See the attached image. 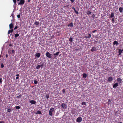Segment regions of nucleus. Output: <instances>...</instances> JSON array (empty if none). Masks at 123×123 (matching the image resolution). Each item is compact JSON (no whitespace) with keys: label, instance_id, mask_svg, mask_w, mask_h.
<instances>
[{"label":"nucleus","instance_id":"1","mask_svg":"<svg viewBox=\"0 0 123 123\" xmlns=\"http://www.w3.org/2000/svg\"><path fill=\"white\" fill-rule=\"evenodd\" d=\"M45 55L47 57L49 58H52L51 55L48 52H47L46 53Z\"/></svg>","mask_w":123,"mask_h":123},{"label":"nucleus","instance_id":"2","mask_svg":"<svg viewBox=\"0 0 123 123\" xmlns=\"http://www.w3.org/2000/svg\"><path fill=\"white\" fill-rule=\"evenodd\" d=\"M54 110V108H51L50 109L49 111V114L50 116H52V112Z\"/></svg>","mask_w":123,"mask_h":123},{"label":"nucleus","instance_id":"3","mask_svg":"<svg viewBox=\"0 0 123 123\" xmlns=\"http://www.w3.org/2000/svg\"><path fill=\"white\" fill-rule=\"evenodd\" d=\"M25 0H20L19 2L18 3V5H23L25 2Z\"/></svg>","mask_w":123,"mask_h":123},{"label":"nucleus","instance_id":"4","mask_svg":"<svg viewBox=\"0 0 123 123\" xmlns=\"http://www.w3.org/2000/svg\"><path fill=\"white\" fill-rule=\"evenodd\" d=\"M82 118L81 117H79L77 118L76 119V122L78 123L82 121Z\"/></svg>","mask_w":123,"mask_h":123},{"label":"nucleus","instance_id":"5","mask_svg":"<svg viewBox=\"0 0 123 123\" xmlns=\"http://www.w3.org/2000/svg\"><path fill=\"white\" fill-rule=\"evenodd\" d=\"M61 106L64 109H66L67 108V105L64 103H62L61 104Z\"/></svg>","mask_w":123,"mask_h":123},{"label":"nucleus","instance_id":"6","mask_svg":"<svg viewBox=\"0 0 123 123\" xmlns=\"http://www.w3.org/2000/svg\"><path fill=\"white\" fill-rule=\"evenodd\" d=\"M113 80V78L112 77H109L108 79V81L109 82H111Z\"/></svg>","mask_w":123,"mask_h":123},{"label":"nucleus","instance_id":"7","mask_svg":"<svg viewBox=\"0 0 123 123\" xmlns=\"http://www.w3.org/2000/svg\"><path fill=\"white\" fill-rule=\"evenodd\" d=\"M30 103L33 104H36V102L35 100H32L30 101Z\"/></svg>","mask_w":123,"mask_h":123},{"label":"nucleus","instance_id":"8","mask_svg":"<svg viewBox=\"0 0 123 123\" xmlns=\"http://www.w3.org/2000/svg\"><path fill=\"white\" fill-rule=\"evenodd\" d=\"M9 28L10 29H12L13 27V25L12 24V22L9 25Z\"/></svg>","mask_w":123,"mask_h":123},{"label":"nucleus","instance_id":"9","mask_svg":"<svg viewBox=\"0 0 123 123\" xmlns=\"http://www.w3.org/2000/svg\"><path fill=\"white\" fill-rule=\"evenodd\" d=\"M40 55H41L39 53H37L36 54V56L37 58L39 57Z\"/></svg>","mask_w":123,"mask_h":123},{"label":"nucleus","instance_id":"10","mask_svg":"<svg viewBox=\"0 0 123 123\" xmlns=\"http://www.w3.org/2000/svg\"><path fill=\"white\" fill-rule=\"evenodd\" d=\"M117 81L119 83L121 82L122 81V80L120 78H118L117 79Z\"/></svg>","mask_w":123,"mask_h":123},{"label":"nucleus","instance_id":"11","mask_svg":"<svg viewBox=\"0 0 123 123\" xmlns=\"http://www.w3.org/2000/svg\"><path fill=\"white\" fill-rule=\"evenodd\" d=\"M114 13L113 12H112L111 14V15H110V18H114Z\"/></svg>","mask_w":123,"mask_h":123},{"label":"nucleus","instance_id":"12","mask_svg":"<svg viewBox=\"0 0 123 123\" xmlns=\"http://www.w3.org/2000/svg\"><path fill=\"white\" fill-rule=\"evenodd\" d=\"M13 31V29H12L11 30H9L8 32V34H9L10 33L12 32Z\"/></svg>","mask_w":123,"mask_h":123},{"label":"nucleus","instance_id":"13","mask_svg":"<svg viewBox=\"0 0 123 123\" xmlns=\"http://www.w3.org/2000/svg\"><path fill=\"white\" fill-rule=\"evenodd\" d=\"M96 48L95 47H92L91 49V51L92 52H93L96 50Z\"/></svg>","mask_w":123,"mask_h":123},{"label":"nucleus","instance_id":"14","mask_svg":"<svg viewBox=\"0 0 123 123\" xmlns=\"http://www.w3.org/2000/svg\"><path fill=\"white\" fill-rule=\"evenodd\" d=\"M68 26L70 27H73V23L72 22L68 24Z\"/></svg>","mask_w":123,"mask_h":123},{"label":"nucleus","instance_id":"15","mask_svg":"<svg viewBox=\"0 0 123 123\" xmlns=\"http://www.w3.org/2000/svg\"><path fill=\"white\" fill-rule=\"evenodd\" d=\"M60 52H58L56 53L55 54H54V55L55 56H57L58 55H59V53H60Z\"/></svg>","mask_w":123,"mask_h":123},{"label":"nucleus","instance_id":"16","mask_svg":"<svg viewBox=\"0 0 123 123\" xmlns=\"http://www.w3.org/2000/svg\"><path fill=\"white\" fill-rule=\"evenodd\" d=\"M88 37L86 36V38H90L91 36V35L89 34H88Z\"/></svg>","mask_w":123,"mask_h":123},{"label":"nucleus","instance_id":"17","mask_svg":"<svg viewBox=\"0 0 123 123\" xmlns=\"http://www.w3.org/2000/svg\"><path fill=\"white\" fill-rule=\"evenodd\" d=\"M118 44V42L117 41H115L113 42V45H116V44L117 45Z\"/></svg>","mask_w":123,"mask_h":123},{"label":"nucleus","instance_id":"18","mask_svg":"<svg viewBox=\"0 0 123 123\" xmlns=\"http://www.w3.org/2000/svg\"><path fill=\"white\" fill-rule=\"evenodd\" d=\"M41 67V66L40 65H38L36 67V68L37 69H39L40 67Z\"/></svg>","mask_w":123,"mask_h":123},{"label":"nucleus","instance_id":"19","mask_svg":"<svg viewBox=\"0 0 123 123\" xmlns=\"http://www.w3.org/2000/svg\"><path fill=\"white\" fill-rule=\"evenodd\" d=\"M119 11L120 12H123V8H122L120 7L119 9Z\"/></svg>","mask_w":123,"mask_h":123},{"label":"nucleus","instance_id":"20","mask_svg":"<svg viewBox=\"0 0 123 123\" xmlns=\"http://www.w3.org/2000/svg\"><path fill=\"white\" fill-rule=\"evenodd\" d=\"M83 77L84 78H86L87 77V74L85 73H84L83 75Z\"/></svg>","mask_w":123,"mask_h":123},{"label":"nucleus","instance_id":"21","mask_svg":"<svg viewBox=\"0 0 123 123\" xmlns=\"http://www.w3.org/2000/svg\"><path fill=\"white\" fill-rule=\"evenodd\" d=\"M37 114H41L42 113L40 111H38L37 112Z\"/></svg>","mask_w":123,"mask_h":123},{"label":"nucleus","instance_id":"22","mask_svg":"<svg viewBox=\"0 0 123 123\" xmlns=\"http://www.w3.org/2000/svg\"><path fill=\"white\" fill-rule=\"evenodd\" d=\"M34 24L36 25H38L39 24V23L37 21H36L35 22Z\"/></svg>","mask_w":123,"mask_h":123},{"label":"nucleus","instance_id":"23","mask_svg":"<svg viewBox=\"0 0 123 123\" xmlns=\"http://www.w3.org/2000/svg\"><path fill=\"white\" fill-rule=\"evenodd\" d=\"M73 38L71 37L69 39V41L71 42H73Z\"/></svg>","mask_w":123,"mask_h":123},{"label":"nucleus","instance_id":"24","mask_svg":"<svg viewBox=\"0 0 123 123\" xmlns=\"http://www.w3.org/2000/svg\"><path fill=\"white\" fill-rule=\"evenodd\" d=\"M15 107L17 109H19L20 108V107L18 106H15Z\"/></svg>","mask_w":123,"mask_h":123},{"label":"nucleus","instance_id":"25","mask_svg":"<svg viewBox=\"0 0 123 123\" xmlns=\"http://www.w3.org/2000/svg\"><path fill=\"white\" fill-rule=\"evenodd\" d=\"M19 36V34L18 33L16 34L15 35V37L16 38L18 37Z\"/></svg>","mask_w":123,"mask_h":123},{"label":"nucleus","instance_id":"26","mask_svg":"<svg viewBox=\"0 0 123 123\" xmlns=\"http://www.w3.org/2000/svg\"><path fill=\"white\" fill-rule=\"evenodd\" d=\"M81 104L83 105H86V104L85 102H83L81 103Z\"/></svg>","mask_w":123,"mask_h":123},{"label":"nucleus","instance_id":"27","mask_svg":"<svg viewBox=\"0 0 123 123\" xmlns=\"http://www.w3.org/2000/svg\"><path fill=\"white\" fill-rule=\"evenodd\" d=\"M21 96H22L20 94L19 95L17 96V98H21Z\"/></svg>","mask_w":123,"mask_h":123},{"label":"nucleus","instance_id":"28","mask_svg":"<svg viewBox=\"0 0 123 123\" xmlns=\"http://www.w3.org/2000/svg\"><path fill=\"white\" fill-rule=\"evenodd\" d=\"M91 13L92 12L90 11H88L87 12V13L89 15L91 14Z\"/></svg>","mask_w":123,"mask_h":123},{"label":"nucleus","instance_id":"29","mask_svg":"<svg viewBox=\"0 0 123 123\" xmlns=\"http://www.w3.org/2000/svg\"><path fill=\"white\" fill-rule=\"evenodd\" d=\"M123 51V49H122V50L120 49H119V55H120L121 54V53L122 52V51Z\"/></svg>","mask_w":123,"mask_h":123},{"label":"nucleus","instance_id":"30","mask_svg":"<svg viewBox=\"0 0 123 123\" xmlns=\"http://www.w3.org/2000/svg\"><path fill=\"white\" fill-rule=\"evenodd\" d=\"M111 102V100H110V99H109L108 100V102H107L108 104L109 105H110V103Z\"/></svg>","mask_w":123,"mask_h":123},{"label":"nucleus","instance_id":"31","mask_svg":"<svg viewBox=\"0 0 123 123\" xmlns=\"http://www.w3.org/2000/svg\"><path fill=\"white\" fill-rule=\"evenodd\" d=\"M49 97V95L47 94L46 96V98L47 99H48Z\"/></svg>","mask_w":123,"mask_h":123},{"label":"nucleus","instance_id":"32","mask_svg":"<svg viewBox=\"0 0 123 123\" xmlns=\"http://www.w3.org/2000/svg\"><path fill=\"white\" fill-rule=\"evenodd\" d=\"M114 18H113L111 20V22L113 23H114Z\"/></svg>","mask_w":123,"mask_h":123},{"label":"nucleus","instance_id":"33","mask_svg":"<svg viewBox=\"0 0 123 123\" xmlns=\"http://www.w3.org/2000/svg\"><path fill=\"white\" fill-rule=\"evenodd\" d=\"M74 12H75L76 14H79V12L78 11H77L76 10H75L74 11Z\"/></svg>","mask_w":123,"mask_h":123},{"label":"nucleus","instance_id":"34","mask_svg":"<svg viewBox=\"0 0 123 123\" xmlns=\"http://www.w3.org/2000/svg\"><path fill=\"white\" fill-rule=\"evenodd\" d=\"M7 111L9 112H10L11 111V109H8Z\"/></svg>","mask_w":123,"mask_h":123},{"label":"nucleus","instance_id":"35","mask_svg":"<svg viewBox=\"0 0 123 123\" xmlns=\"http://www.w3.org/2000/svg\"><path fill=\"white\" fill-rule=\"evenodd\" d=\"M118 85H113V88H116L117 87Z\"/></svg>","mask_w":123,"mask_h":123},{"label":"nucleus","instance_id":"36","mask_svg":"<svg viewBox=\"0 0 123 123\" xmlns=\"http://www.w3.org/2000/svg\"><path fill=\"white\" fill-rule=\"evenodd\" d=\"M34 82L35 84H37V81L36 80H34Z\"/></svg>","mask_w":123,"mask_h":123},{"label":"nucleus","instance_id":"37","mask_svg":"<svg viewBox=\"0 0 123 123\" xmlns=\"http://www.w3.org/2000/svg\"><path fill=\"white\" fill-rule=\"evenodd\" d=\"M62 92L64 93H65V89H64L62 90Z\"/></svg>","mask_w":123,"mask_h":123},{"label":"nucleus","instance_id":"38","mask_svg":"<svg viewBox=\"0 0 123 123\" xmlns=\"http://www.w3.org/2000/svg\"><path fill=\"white\" fill-rule=\"evenodd\" d=\"M4 66L3 63H2L1 65V67L2 68L4 67Z\"/></svg>","mask_w":123,"mask_h":123},{"label":"nucleus","instance_id":"39","mask_svg":"<svg viewBox=\"0 0 123 123\" xmlns=\"http://www.w3.org/2000/svg\"><path fill=\"white\" fill-rule=\"evenodd\" d=\"M13 0V2L15 4L16 2V0Z\"/></svg>","mask_w":123,"mask_h":123},{"label":"nucleus","instance_id":"40","mask_svg":"<svg viewBox=\"0 0 123 123\" xmlns=\"http://www.w3.org/2000/svg\"><path fill=\"white\" fill-rule=\"evenodd\" d=\"M20 15L19 14L17 16V17L18 18H19L20 17Z\"/></svg>","mask_w":123,"mask_h":123},{"label":"nucleus","instance_id":"41","mask_svg":"<svg viewBox=\"0 0 123 123\" xmlns=\"http://www.w3.org/2000/svg\"><path fill=\"white\" fill-rule=\"evenodd\" d=\"M18 28V27L17 26H16L14 28V30H15L16 29H17Z\"/></svg>","mask_w":123,"mask_h":123},{"label":"nucleus","instance_id":"42","mask_svg":"<svg viewBox=\"0 0 123 123\" xmlns=\"http://www.w3.org/2000/svg\"><path fill=\"white\" fill-rule=\"evenodd\" d=\"M12 53H14L15 52V51L14 50H12Z\"/></svg>","mask_w":123,"mask_h":123},{"label":"nucleus","instance_id":"43","mask_svg":"<svg viewBox=\"0 0 123 123\" xmlns=\"http://www.w3.org/2000/svg\"><path fill=\"white\" fill-rule=\"evenodd\" d=\"M97 31V30H95L94 31H92V32L93 33H94L95 32Z\"/></svg>","mask_w":123,"mask_h":123},{"label":"nucleus","instance_id":"44","mask_svg":"<svg viewBox=\"0 0 123 123\" xmlns=\"http://www.w3.org/2000/svg\"><path fill=\"white\" fill-rule=\"evenodd\" d=\"M41 66V68H42L43 66V63L42 64Z\"/></svg>","mask_w":123,"mask_h":123},{"label":"nucleus","instance_id":"45","mask_svg":"<svg viewBox=\"0 0 123 123\" xmlns=\"http://www.w3.org/2000/svg\"><path fill=\"white\" fill-rule=\"evenodd\" d=\"M2 78L0 79V82L1 83L2 82Z\"/></svg>","mask_w":123,"mask_h":123},{"label":"nucleus","instance_id":"46","mask_svg":"<svg viewBox=\"0 0 123 123\" xmlns=\"http://www.w3.org/2000/svg\"><path fill=\"white\" fill-rule=\"evenodd\" d=\"M72 9H74V11L75 10V8L74 7H72Z\"/></svg>","mask_w":123,"mask_h":123},{"label":"nucleus","instance_id":"47","mask_svg":"<svg viewBox=\"0 0 123 123\" xmlns=\"http://www.w3.org/2000/svg\"><path fill=\"white\" fill-rule=\"evenodd\" d=\"M0 123H4V121H0Z\"/></svg>","mask_w":123,"mask_h":123},{"label":"nucleus","instance_id":"48","mask_svg":"<svg viewBox=\"0 0 123 123\" xmlns=\"http://www.w3.org/2000/svg\"><path fill=\"white\" fill-rule=\"evenodd\" d=\"M70 1H71V2L72 3H73L74 2V0H70Z\"/></svg>","mask_w":123,"mask_h":123},{"label":"nucleus","instance_id":"49","mask_svg":"<svg viewBox=\"0 0 123 123\" xmlns=\"http://www.w3.org/2000/svg\"><path fill=\"white\" fill-rule=\"evenodd\" d=\"M19 78V77H17L16 78V79H18Z\"/></svg>","mask_w":123,"mask_h":123},{"label":"nucleus","instance_id":"50","mask_svg":"<svg viewBox=\"0 0 123 123\" xmlns=\"http://www.w3.org/2000/svg\"><path fill=\"white\" fill-rule=\"evenodd\" d=\"M19 75V74H17L16 75V76H17V77H18Z\"/></svg>","mask_w":123,"mask_h":123},{"label":"nucleus","instance_id":"51","mask_svg":"<svg viewBox=\"0 0 123 123\" xmlns=\"http://www.w3.org/2000/svg\"><path fill=\"white\" fill-rule=\"evenodd\" d=\"M6 57H8V55L7 54H6Z\"/></svg>","mask_w":123,"mask_h":123},{"label":"nucleus","instance_id":"52","mask_svg":"<svg viewBox=\"0 0 123 123\" xmlns=\"http://www.w3.org/2000/svg\"><path fill=\"white\" fill-rule=\"evenodd\" d=\"M118 84L117 83H116L115 84H114V85H118Z\"/></svg>","mask_w":123,"mask_h":123},{"label":"nucleus","instance_id":"53","mask_svg":"<svg viewBox=\"0 0 123 123\" xmlns=\"http://www.w3.org/2000/svg\"><path fill=\"white\" fill-rule=\"evenodd\" d=\"M20 0H17V2L18 3L19 2H18V1H19Z\"/></svg>","mask_w":123,"mask_h":123},{"label":"nucleus","instance_id":"54","mask_svg":"<svg viewBox=\"0 0 123 123\" xmlns=\"http://www.w3.org/2000/svg\"><path fill=\"white\" fill-rule=\"evenodd\" d=\"M9 45L10 46H12V45L11 44H10Z\"/></svg>","mask_w":123,"mask_h":123},{"label":"nucleus","instance_id":"55","mask_svg":"<svg viewBox=\"0 0 123 123\" xmlns=\"http://www.w3.org/2000/svg\"><path fill=\"white\" fill-rule=\"evenodd\" d=\"M30 0H28V2H30Z\"/></svg>","mask_w":123,"mask_h":123},{"label":"nucleus","instance_id":"56","mask_svg":"<svg viewBox=\"0 0 123 123\" xmlns=\"http://www.w3.org/2000/svg\"><path fill=\"white\" fill-rule=\"evenodd\" d=\"M122 123V122H120V123Z\"/></svg>","mask_w":123,"mask_h":123}]
</instances>
